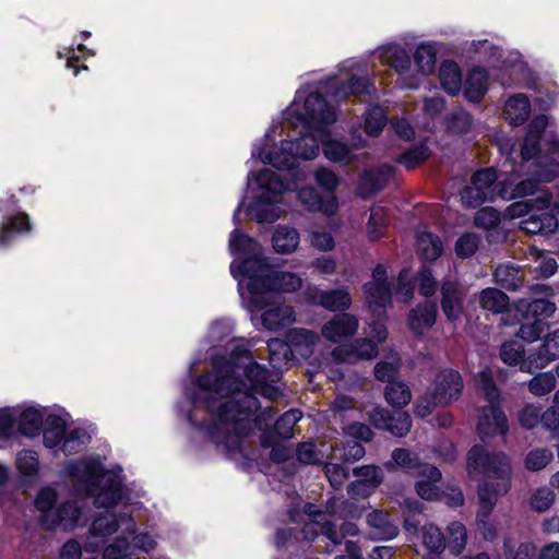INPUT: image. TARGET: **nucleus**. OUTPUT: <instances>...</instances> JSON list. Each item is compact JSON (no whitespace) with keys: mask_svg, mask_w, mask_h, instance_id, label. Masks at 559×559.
<instances>
[{"mask_svg":"<svg viewBox=\"0 0 559 559\" xmlns=\"http://www.w3.org/2000/svg\"><path fill=\"white\" fill-rule=\"evenodd\" d=\"M510 488V481L506 480H497V483L491 481H483L478 485L477 496L479 500V504H487L489 507H495L499 496H502L508 492Z\"/></svg>","mask_w":559,"mask_h":559,"instance_id":"obj_36","label":"nucleus"},{"mask_svg":"<svg viewBox=\"0 0 559 559\" xmlns=\"http://www.w3.org/2000/svg\"><path fill=\"white\" fill-rule=\"evenodd\" d=\"M487 92V72L480 68L472 69L464 83V96L468 102L479 103Z\"/></svg>","mask_w":559,"mask_h":559,"instance_id":"obj_25","label":"nucleus"},{"mask_svg":"<svg viewBox=\"0 0 559 559\" xmlns=\"http://www.w3.org/2000/svg\"><path fill=\"white\" fill-rule=\"evenodd\" d=\"M352 96L357 97L360 102L371 105L379 99L378 90L368 72L359 73L352 66Z\"/></svg>","mask_w":559,"mask_h":559,"instance_id":"obj_22","label":"nucleus"},{"mask_svg":"<svg viewBox=\"0 0 559 559\" xmlns=\"http://www.w3.org/2000/svg\"><path fill=\"white\" fill-rule=\"evenodd\" d=\"M423 543L429 554L424 559H441L447 548L445 536L435 524H426L421 528Z\"/></svg>","mask_w":559,"mask_h":559,"instance_id":"obj_26","label":"nucleus"},{"mask_svg":"<svg viewBox=\"0 0 559 559\" xmlns=\"http://www.w3.org/2000/svg\"><path fill=\"white\" fill-rule=\"evenodd\" d=\"M444 122L449 133L465 134L473 126V117L464 108L457 107L445 116Z\"/></svg>","mask_w":559,"mask_h":559,"instance_id":"obj_35","label":"nucleus"},{"mask_svg":"<svg viewBox=\"0 0 559 559\" xmlns=\"http://www.w3.org/2000/svg\"><path fill=\"white\" fill-rule=\"evenodd\" d=\"M322 335L333 343H338L340 346L334 348L332 356L336 361L344 362L349 357V316L347 313L335 314L322 328Z\"/></svg>","mask_w":559,"mask_h":559,"instance_id":"obj_11","label":"nucleus"},{"mask_svg":"<svg viewBox=\"0 0 559 559\" xmlns=\"http://www.w3.org/2000/svg\"><path fill=\"white\" fill-rule=\"evenodd\" d=\"M474 224L476 227L486 230L495 229L500 224V213L491 206L483 207L477 211Z\"/></svg>","mask_w":559,"mask_h":559,"instance_id":"obj_62","label":"nucleus"},{"mask_svg":"<svg viewBox=\"0 0 559 559\" xmlns=\"http://www.w3.org/2000/svg\"><path fill=\"white\" fill-rule=\"evenodd\" d=\"M386 270L383 265H377L372 271L373 282L364 285L368 310L371 314L370 326L379 340L386 338V308L391 306V284L385 280Z\"/></svg>","mask_w":559,"mask_h":559,"instance_id":"obj_7","label":"nucleus"},{"mask_svg":"<svg viewBox=\"0 0 559 559\" xmlns=\"http://www.w3.org/2000/svg\"><path fill=\"white\" fill-rule=\"evenodd\" d=\"M531 110V104L525 95L519 94L509 98L506 104V112L509 115L512 124H523Z\"/></svg>","mask_w":559,"mask_h":559,"instance_id":"obj_39","label":"nucleus"},{"mask_svg":"<svg viewBox=\"0 0 559 559\" xmlns=\"http://www.w3.org/2000/svg\"><path fill=\"white\" fill-rule=\"evenodd\" d=\"M366 521L378 539H392L399 535V527L391 521L389 514L381 510L368 512Z\"/></svg>","mask_w":559,"mask_h":559,"instance_id":"obj_23","label":"nucleus"},{"mask_svg":"<svg viewBox=\"0 0 559 559\" xmlns=\"http://www.w3.org/2000/svg\"><path fill=\"white\" fill-rule=\"evenodd\" d=\"M441 308L449 321H457L463 312L464 295L452 281H443L440 288Z\"/></svg>","mask_w":559,"mask_h":559,"instance_id":"obj_20","label":"nucleus"},{"mask_svg":"<svg viewBox=\"0 0 559 559\" xmlns=\"http://www.w3.org/2000/svg\"><path fill=\"white\" fill-rule=\"evenodd\" d=\"M64 421L58 416H50L47 419V426L44 429V443L48 448H55L62 444L64 440Z\"/></svg>","mask_w":559,"mask_h":559,"instance_id":"obj_44","label":"nucleus"},{"mask_svg":"<svg viewBox=\"0 0 559 559\" xmlns=\"http://www.w3.org/2000/svg\"><path fill=\"white\" fill-rule=\"evenodd\" d=\"M43 427V415L33 407L26 408L19 415V429L27 437L38 435Z\"/></svg>","mask_w":559,"mask_h":559,"instance_id":"obj_40","label":"nucleus"},{"mask_svg":"<svg viewBox=\"0 0 559 559\" xmlns=\"http://www.w3.org/2000/svg\"><path fill=\"white\" fill-rule=\"evenodd\" d=\"M391 456H392V461L386 462L384 464L385 468L389 472L395 471L396 467H401V468L407 469V471L417 469L420 464L418 455L407 449H403V448L394 449L392 451Z\"/></svg>","mask_w":559,"mask_h":559,"instance_id":"obj_41","label":"nucleus"},{"mask_svg":"<svg viewBox=\"0 0 559 559\" xmlns=\"http://www.w3.org/2000/svg\"><path fill=\"white\" fill-rule=\"evenodd\" d=\"M384 397L392 407L402 409L411 402L412 392L405 382L394 380L385 385Z\"/></svg>","mask_w":559,"mask_h":559,"instance_id":"obj_34","label":"nucleus"},{"mask_svg":"<svg viewBox=\"0 0 559 559\" xmlns=\"http://www.w3.org/2000/svg\"><path fill=\"white\" fill-rule=\"evenodd\" d=\"M556 382V377L551 372H542L528 381L527 388L532 394L544 396L555 389Z\"/></svg>","mask_w":559,"mask_h":559,"instance_id":"obj_54","label":"nucleus"},{"mask_svg":"<svg viewBox=\"0 0 559 559\" xmlns=\"http://www.w3.org/2000/svg\"><path fill=\"white\" fill-rule=\"evenodd\" d=\"M467 543V531L463 523L451 522L447 526L445 544L447 548L453 556H459L463 552Z\"/></svg>","mask_w":559,"mask_h":559,"instance_id":"obj_37","label":"nucleus"},{"mask_svg":"<svg viewBox=\"0 0 559 559\" xmlns=\"http://www.w3.org/2000/svg\"><path fill=\"white\" fill-rule=\"evenodd\" d=\"M287 124L292 126L299 138L295 141H282L272 148L267 144L258 150V158L277 169H289L297 158L312 159L319 154V142L328 138V126L336 121L334 108L329 106L320 93H310L305 99L304 112L290 108Z\"/></svg>","mask_w":559,"mask_h":559,"instance_id":"obj_2","label":"nucleus"},{"mask_svg":"<svg viewBox=\"0 0 559 559\" xmlns=\"http://www.w3.org/2000/svg\"><path fill=\"white\" fill-rule=\"evenodd\" d=\"M248 178L250 180L251 176ZM252 178L255 180L257 191L253 202L248 207V215L259 223H274L281 216V210L276 204L285 190V185L271 169H262Z\"/></svg>","mask_w":559,"mask_h":559,"instance_id":"obj_6","label":"nucleus"},{"mask_svg":"<svg viewBox=\"0 0 559 559\" xmlns=\"http://www.w3.org/2000/svg\"><path fill=\"white\" fill-rule=\"evenodd\" d=\"M547 323L540 319H532L524 316V321L521 323L516 336L527 343H533L540 338V335L545 332Z\"/></svg>","mask_w":559,"mask_h":559,"instance_id":"obj_50","label":"nucleus"},{"mask_svg":"<svg viewBox=\"0 0 559 559\" xmlns=\"http://www.w3.org/2000/svg\"><path fill=\"white\" fill-rule=\"evenodd\" d=\"M273 248L278 253H292L299 245V234L295 228L278 226L272 237Z\"/></svg>","mask_w":559,"mask_h":559,"instance_id":"obj_32","label":"nucleus"},{"mask_svg":"<svg viewBox=\"0 0 559 559\" xmlns=\"http://www.w3.org/2000/svg\"><path fill=\"white\" fill-rule=\"evenodd\" d=\"M267 350L273 372L254 361L245 346L237 345L228 360L216 358L213 371L197 381L198 392L192 403L212 414L216 411L210 435L227 452L239 450L250 432V417L261 408L257 394L272 402L283 395L273 382L278 379V370L292 360V349L287 343L274 338L267 343Z\"/></svg>","mask_w":559,"mask_h":559,"instance_id":"obj_1","label":"nucleus"},{"mask_svg":"<svg viewBox=\"0 0 559 559\" xmlns=\"http://www.w3.org/2000/svg\"><path fill=\"white\" fill-rule=\"evenodd\" d=\"M29 218L25 213H20L15 216L10 217L7 223L2 224L0 229V246H5L10 241L11 233H24L29 231Z\"/></svg>","mask_w":559,"mask_h":559,"instance_id":"obj_48","label":"nucleus"},{"mask_svg":"<svg viewBox=\"0 0 559 559\" xmlns=\"http://www.w3.org/2000/svg\"><path fill=\"white\" fill-rule=\"evenodd\" d=\"M417 243L423 258L427 261L437 260L443 251L441 239L431 233H421Z\"/></svg>","mask_w":559,"mask_h":559,"instance_id":"obj_42","label":"nucleus"},{"mask_svg":"<svg viewBox=\"0 0 559 559\" xmlns=\"http://www.w3.org/2000/svg\"><path fill=\"white\" fill-rule=\"evenodd\" d=\"M503 552L506 559H533L536 555V547L531 542L515 543L512 538H506Z\"/></svg>","mask_w":559,"mask_h":559,"instance_id":"obj_46","label":"nucleus"},{"mask_svg":"<svg viewBox=\"0 0 559 559\" xmlns=\"http://www.w3.org/2000/svg\"><path fill=\"white\" fill-rule=\"evenodd\" d=\"M501 360L509 366H520L522 371V365L526 361L525 348L518 341L504 342L499 352Z\"/></svg>","mask_w":559,"mask_h":559,"instance_id":"obj_45","label":"nucleus"},{"mask_svg":"<svg viewBox=\"0 0 559 559\" xmlns=\"http://www.w3.org/2000/svg\"><path fill=\"white\" fill-rule=\"evenodd\" d=\"M297 198L308 211H321L325 214H333L336 210L334 198L323 199L314 188L305 187L298 190Z\"/></svg>","mask_w":559,"mask_h":559,"instance_id":"obj_24","label":"nucleus"},{"mask_svg":"<svg viewBox=\"0 0 559 559\" xmlns=\"http://www.w3.org/2000/svg\"><path fill=\"white\" fill-rule=\"evenodd\" d=\"M70 475L99 508L114 507L121 499V481L111 471H104L96 461H79L70 466Z\"/></svg>","mask_w":559,"mask_h":559,"instance_id":"obj_5","label":"nucleus"},{"mask_svg":"<svg viewBox=\"0 0 559 559\" xmlns=\"http://www.w3.org/2000/svg\"><path fill=\"white\" fill-rule=\"evenodd\" d=\"M542 418V407L534 404H527L518 413V420L524 429L531 430L535 428Z\"/></svg>","mask_w":559,"mask_h":559,"instance_id":"obj_63","label":"nucleus"},{"mask_svg":"<svg viewBox=\"0 0 559 559\" xmlns=\"http://www.w3.org/2000/svg\"><path fill=\"white\" fill-rule=\"evenodd\" d=\"M364 117V131L368 136L379 135L388 123V116L384 109L378 104L369 105Z\"/></svg>","mask_w":559,"mask_h":559,"instance_id":"obj_30","label":"nucleus"},{"mask_svg":"<svg viewBox=\"0 0 559 559\" xmlns=\"http://www.w3.org/2000/svg\"><path fill=\"white\" fill-rule=\"evenodd\" d=\"M480 238L474 233H465L455 242V253L459 258L467 259L478 250Z\"/></svg>","mask_w":559,"mask_h":559,"instance_id":"obj_58","label":"nucleus"},{"mask_svg":"<svg viewBox=\"0 0 559 559\" xmlns=\"http://www.w3.org/2000/svg\"><path fill=\"white\" fill-rule=\"evenodd\" d=\"M439 79L443 90L454 96L459 94L462 86V75L459 66L452 60L442 62L439 69Z\"/></svg>","mask_w":559,"mask_h":559,"instance_id":"obj_29","label":"nucleus"},{"mask_svg":"<svg viewBox=\"0 0 559 559\" xmlns=\"http://www.w3.org/2000/svg\"><path fill=\"white\" fill-rule=\"evenodd\" d=\"M508 430V418L499 404H489L484 407L477 423V431L481 440L495 435L504 436Z\"/></svg>","mask_w":559,"mask_h":559,"instance_id":"obj_16","label":"nucleus"},{"mask_svg":"<svg viewBox=\"0 0 559 559\" xmlns=\"http://www.w3.org/2000/svg\"><path fill=\"white\" fill-rule=\"evenodd\" d=\"M82 519V506L78 501H68L56 509L53 514L48 513L40 518V523L47 530H55L58 526L67 530L81 525Z\"/></svg>","mask_w":559,"mask_h":559,"instance_id":"obj_14","label":"nucleus"},{"mask_svg":"<svg viewBox=\"0 0 559 559\" xmlns=\"http://www.w3.org/2000/svg\"><path fill=\"white\" fill-rule=\"evenodd\" d=\"M463 390V380L459 371L453 369L441 370L435 381L433 392L441 405L456 401Z\"/></svg>","mask_w":559,"mask_h":559,"instance_id":"obj_15","label":"nucleus"},{"mask_svg":"<svg viewBox=\"0 0 559 559\" xmlns=\"http://www.w3.org/2000/svg\"><path fill=\"white\" fill-rule=\"evenodd\" d=\"M555 501V491L549 487L543 486L532 490L528 498V506L531 510L537 513H544L552 507Z\"/></svg>","mask_w":559,"mask_h":559,"instance_id":"obj_43","label":"nucleus"},{"mask_svg":"<svg viewBox=\"0 0 559 559\" xmlns=\"http://www.w3.org/2000/svg\"><path fill=\"white\" fill-rule=\"evenodd\" d=\"M467 472L471 476H486L496 480L510 481V459L503 452H489L476 444L467 453Z\"/></svg>","mask_w":559,"mask_h":559,"instance_id":"obj_8","label":"nucleus"},{"mask_svg":"<svg viewBox=\"0 0 559 559\" xmlns=\"http://www.w3.org/2000/svg\"><path fill=\"white\" fill-rule=\"evenodd\" d=\"M119 531L122 536L116 538L105 549L104 559H126L127 556L132 555L128 538L135 532L134 520L127 513L106 512L94 519L83 543L84 550L87 552L98 551L105 545L107 538Z\"/></svg>","mask_w":559,"mask_h":559,"instance_id":"obj_4","label":"nucleus"},{"mask_svg":"<svg viewBox=\"0 0 559 559\" xmlns=\"http://www.w3.org/2000/svg\"><path fill=\"white\" fill-rule=\"evenodd\" d=\"M552 459L554 454L549 449L537 448L526 454L524 465L531 472H538L544 469Z\"/></svg>","mask_w":559,"mask_h":559,"instance_id":"obj_51","label":"nucleus"},{"mask_svg":"<svg viewBox=\"0 0 559 559\" xmlns=\"http://www.w3.org/2000/svg\"><path fill=\"white\" fill-rule=\"evenodd\" d=\"M229 249L241 261L233 262L230 272L235 278H248L247 289L252 305L267 304L266 296L280 297L275 293H290L300 288L301 278L290 272L272 269L263 257L261 246L252 238L235 229L229 238Z\"/></svg>","mask_w":559,"mask_h":559,"instance_id":"obj_3","label":"nucleus"},{"mask_svg":"<svg viewBox=\"0 0 559 559\" xmlns=\"http://www.w3.org/2000/svg\"><path fill=\"white\" fill-rule=\"evenodd\" d=\"M437 305L432 301H425L412 309L408 313V326L416 335H423L425 330L430 329L437 318Z\"/></svg>","mask_w":559,"mask_h":559,"instance_id":"obj_21","label":"nucleus"},{"mask_svg":"<svg viewBox=\"0 0 559 559\" xmlns=\"http://www.w3.org/2000/svg\"><path fill=\"white\" fill-rule=\"evenodd\" d=\"M320 304L331 311H336L349 305V296L341 289L325 292L320 295Z\"/></svg>","mask_w":559,"mask_h":559,"instance_id":"obj_59","label":"nucleus"},{"mask_svg":"<svg viewBox=\"0 0 559 559\" xmlns=\"http://www.w3.org/2000/svg\"><path fill=\"white\" fill-rule=\"evenodd\" d=\"M369 419L377 429L386 430L397 438L405 437L412 428L409 414L401 409L391 412L377 406L369 413Z\"/></svg>","mask_w":559,"mask_h":559,"instance_id":"obj_9","label":"nucleus"},{"mask_svg":"<svg viewBox=\"0 0 559 559\" xmlns=\"http://www.w3.org/2000/svg\"><path fill=\"white\" fill-rule=\"evenodd\" d=\"M478 386L484 391L486 400L489 404H499L500 391L495 384V381L489 369H485L478 373Z\"/></svg>","mask_w":559,"mask_h":559,"instance_id":"obj_61","label":"nucleus"},{"mask_svg":"<svg viewBox=\"0 0 559 559\" xmlns=\"http://www.w3.org/2000/svg\"><path fill=\"white\" fill-rule=\"evenodd\" d=\"M296 456L298 462L302 464H320L323 461L324 454L313 442L308 441L298 444Z\"/></svg>","mask_w":559,"mask_h":559,"instance_id":"obj_60","label":"nucleus"},{"mask_svg":"<svg viewBox=\"0 0 559 559\" xmlns=\"http://www.w3.org/2000/svg\"><path fill=\"white\" fill-rule=\"evenodd\" d=\"M478 302L484 310L503 313L509 308V297L500 289L488 287L479 293Z\"/></svg>","mask_w":559,"mask_h":559,"instance_id":"obj_31","label":"nucleus"},{"mask_svg":"<svg viewBox=\"0 0 559 559\" xmlns=\"http://www.w3.org/2000/svg\"><path fill=\"white\" fill-rule=\"evenodd\" d=\"M302 536L307 540H313L319 533L324 534L334 545L344 543L345 550H349V540L346 539L349 528L346 521L333 516L332 521H309L302 527Z\"/></svg>","mask_w":559,"mask_h":559,"instance_id":"obj_12","label":"nucleus"},{"mask_svg":"<svg viewBox=\"0 0 559 559\" xmlns=\"http://www.w3.org/2000/svg\"><path fill=\"white\" fill-rule=\"evenodd\" d=\"M461 200L465 207L476 209L480 206L483 203L487 201H493L487 192L483 191L480 188H477L475 185L471 182L469 186L465 187L461 191Z\"/></svg>","mask_w":559,"mask_h":559,"instance_id":"obj_57","label":"nucleus"},{"mask_svg":"<svg viewBox=\"0 0 559 559\" xmlns=\"http://www.w3.org/2000/svg\"><path fill=\"white\" fill-rule=\"evenodd\" d=\"M393 170L394 167L388 164L365 170L356 189L357 195L368 199L380 192L388 183Z\"/></svg>","mask_w":559,"mask_h":559,"instance_id":"obj_17","label":"nucleus"},{"mask_svg":"<svg viewBox=\"0 0 559 559\" xmlns=\"http://www.w3.org/2000/svg\"><path fill=\"white\" fill-rule=\"evenodd\" d=\"M429 156V147L424 142H420L400 154L396 160L406 168L413 169L428 159Z\"/></svg>","mask_w":559,"mask_h":559,"instance_id":"obj_47","label":"nucleus"},{"mask_svg":"<svg viewBox=\"0 0 559 559\" xmlns=\"http://www.w3.org/2000/svg\"><path fill=\"white\" fill-rule=\"evenodd\" d=\"M323 153L325 157L334 163H347L349 160V148L346 143L331 140L330 134L324 139Z\"/></svg>","mask_w":559,"mask_h":559,"instance_id":"obj_53","label":"nucleus"},{"mask_svg":"<svg viewBox=\"0 0 559 559\" xmlns=\"http://www.w3.org/2000/svg\"><path fill=\"white\" fill-rule=\"evenodd\" d=\"M493 276L496 283L503 289L516 292L523 286V272L513 265H499Z\"/></svg>","mask_w":559,"mask_h":559,"instance_id":"obj_33","label":"nucleus"},{"mask_svg":"<svg viewBox=\"0 0 559 559\" xmlns=\"http://www.w3.org/2000/svg\"><path fill=\"white\" fill-rule=\"evenodd\" d=\"M414 61L418 71L429 75L436 68V50L429 45H419L414 52Z\"/></svg>","mask_w":559,"mask_h":559,"instance_id":"obj_49","label":"nucleus"},{"mask_svg":"<svg viewBox=\"0 0 559 559\" xmlns=\"http://www.w3.org/2000/svg\"><path fill=\"white\" fill-rule=\"evenodd\" d=\"M554 178H555V174H551V171H548L543 177H539V178L532 177V178H526V179L520 181L518 185H515L512 188L511 192H508V190L506 188H501L498 190L497 194H499L504 200L532 195L538 190L540 182L551 181Z\"/></svg>","mask_w":559,"mask_h":559,"instance_id":"obj_27","label":"nucleus"},{"mask_svg":"<svg viewBox=\"0 0 559 559\" xmlns=\"http://www.w3.org/2000/svg\"><path fill=\"white\" fill-rule=\"evenodd\" d=\"M38 456L34 451L23 450L17 454L16 466L24 475H34L38 469Z\"/></svg>","mask_w":559,"mask_h":559,"instance_id":"obj_64","label":"nucleus"},{"mask_svg":"<svg viewBox=\"0 0 559 559\" xmlns=\"http://www.w3.org/2000/svg\"><path fill=\"white\" fill-rule=\"evenodd\" d=\"M497 180V171L493 168H485L476 171L473 175L471 182L495 199Z\"/></svg>","mask_w":559,"mask_h":559,"instance_id":"obj_52","label":"nucleus"},{"mask_svg":"<svg viewBox=\"0 0 559 559\" xmlns=\"http://www.w3.org/2000/svg\"><path fill=\"white\" fill-rule=\"evenodd\" d=\"M377 486L372 483H365L359 479L352 481V519L360 518L362 512L369 510L371 507L366 498H368Z\"/></svg>","mask_w":559,"mask_h":559,"instance_id":"obj_28","label":"nucleus"},{"mask_svg":"<svg viewBox=\"0 0 559 559\" xmlns=\"http://www.w3.org/2000/svg\"><path fill=\"white\" fill-rule=\"evenodd\" d=\"M556 311V305L545 298H535L526 304L525 316L532 319H545L551 317Z\"/></svg>","mask_w":559,"mask_h":559,"instance_id":"obj_56","label":"nucleus"},{"mask_svg":"<svg viewBox=\"0 0 559 559\" xmlns=\"http://www.w3.org/2000/svg\"><path fill=\"white\" fill-rule=\"evenodd\" d=\"M371 320L368 322V326L370 329V335L376 338L373 341L370 337H364V338H355L352 341V357L355 356L360 359H372L378 355V345L384 340H379L376 332L370 326Z\"/></svg>","mask_w":559,"mask_h":559,"instance_id":"obj_38","label":"nucleus"},{"mask_svg":"<svg viewBox=\"0 0 559 559\" xmlns=\"http://www.w3.org/2000/svg\"><path fill=\"white\" fill-rule=\"evenodd\" d=\"M401 368V360L396 356L390 357L389 360H381L374 366V377L382 382L394 381Z\"/></svg>","mask_w":559,"mask_h":559,"instance_id":"obj_55","label":"nucleus"},{"mask_svg":"<svg viewBox=\"0 0 559 559\" xmlns=\"http://www.w3.org/2000/svg\"><path fill=\"white\" fill-rule=\"evenodd\" d=\"M557 359H559V329L548 334L539 348L526 357L522 371L533 373L535 369H543Z\"/></svg>","mask_w":559,"mask_h":559,"instance_id":"obj_13","label":"nucleus"},{"mask_svg":"<svg viewBox=\"0 0 559 559\" xmlns=\"http://www.w3.org/2000/svg\"><path fill=\"white\" fill-rule=\"evenodd\" d=\"M267 304L253 305L257 309L263 310L261 314L262 325L269 331H277L295 322L294 310L286 305L282 297L266 296Z\"/></svg>","mask_w":559,"mask_h":559,"instance_id":"obj_10","label":"nucleus"},{"mask_svg":"<svg viewBox=\"0 0 559 559\" xmlns=\"http://www.w3.org/2000/svg\"><path fill=\"white\" fill-rule=\"evenodd\" d=\"M559 226L558 217L546 209L534 210L527 218L521 222V229L527 234L550 236Z\"/></svg>","mask_w":559,"mask_h":559,"instance_id":"obj_19","label":"nucleus"},{"mask_svg":"<svg viewBox=\"0 0 559 559\" xmlns=\"http://www.w3.org/2000/svg\"><path fill=\"white\" fill-rule=\"evenodd\" d=\"M302 414L298 409H289L284 413L274 424V430L262 433L261 443L263 447H273L282 440L290 439L294 436V427L301 419Z\"/></svg>","mask_w":559,"mask_h":559,"instance_id":"obj_18","label":"nucleus"}]
</instances>
